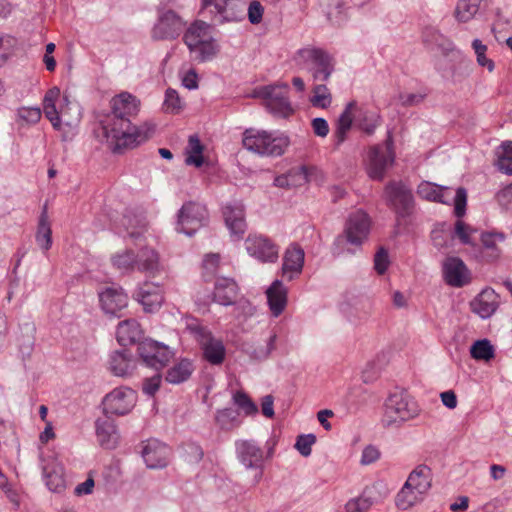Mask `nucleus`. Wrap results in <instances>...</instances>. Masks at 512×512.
<instances>
[{"instance_id": "obj_1", "label": "nucleus", "mask_w": 512, "mask_h": 512, "mask_svg": "<svg viewBox=\"0 0 512 512\" xmlns=\"http://www.w3.org/2000/svg\"><path fill=\"white\" fill-rule=\"evenodd\" d=\"M140 101L136 96L122 92L111 100V113L100 121L98 136H101L114 152L134 148L147 141L155 132V125L145 122L134 126L130 118L138 114Z\"/></svg>"}, {"instance_id": "obj_2", "label": "nucleus", "mask_w": 512, "mask_h": 512, "mask_svg": "<svg viewBox=\"0 0 512 512\" xmlns=\"http://www.w3.org/2000/svg\"><path fill=\"white\" fill-rule=\"evenodd\" d=\"M111 262L122 273H131L137 270L150 278L167 274L159 253L154 248L147 246L141 248L137 253L132 249L117 252L111 257Z\"/></svg>"}, {"instance_id": "obj_3", "label": "nucleus", "mask_w": 512, "mask_h": 512, "mask_svg": "<svg viewBox=\"0 0 512 512\" xmlns=\"http://www.w3.org/2000/svg\"><path fill=\"white\" fill-rule=\"evenodd\" d=\"M183 41L192 58L198 62L209 61L218 52V45L212 36L210 25L201 20L195 21L188 27Z\"/></svg>"}, {"instance_id": "obj_4", "label": "nucleus", "mask_w": 512, "mask_h": 512, "mask_svg": "<svg viewBox=\"0 0 512 512\" xmlns=\"http://www.w3.org/2000/svg\"><path fill=\"white\" fill-rule=\"evenodd\" d=\"M419 412L417 403L408 394L395 392L385 401L381 423L385 428H398L404 422L417 417Z\"/></svg>"}, {"instance_id": "obj_5", "label": "nucleus", "mask_w": 512, "mask_h": 512, "mask_svg": "<svg viewBox=\"0 0 512 512\" xmlns=\"http://www.w3.org/2000/svg\"><path fill=\"white\" fill-rule=\"evenodd\" d=\"M243 146L262 156H281L290 144L289 138L280 133L274 134L264 130L247 129L243 134Z\"/></svg>"}, {"instance_id": "obj_6", "label": "nucleus", "mask_w": 512, "mask_h": 512, "mask_svg": "<svg viewBox=\"0 0 512 512\" xmlns=\"http://www.w3.org/2000/svg\"><path fill=\"white\" fill-rule=\"evenodd\" d=\"M417 194L420 198L438 202L446 205L454 204V214L457 218H462L466 213L467 191L463 187L457 188L453 195L451 188L440 186L429 181H422L417 186Z\"/></svg>"}, {"instance_id": "obj_7", "label": "nucleus", "mask_w": 512, "mask_h": 512, "mask_svg": "<svg viewBox=\"0 0 512 512\" xmlns=\"http://www.w3.org/2000/svg\"><path fill=\"white\" fill-rule=\"evenodd\" d=\"M295 60L300 67L312 75L314 82L328 80L334 71L332 58L322 49L311 47L300 49Z\"/></svg>"}, {"instance_id": "obj_8", "label": "nucleus", "mask_w": 512, "mask_h": 512, "mask_svg": "<svg viewBox=\"0 0 512 512\" xmlns=\"http://www.w3.org/2000/svg\"><path fill=\"white\" fill-rule=\"evenodd\" d=\"M289 86L286 83H276L258 87L253 96L264 100L266 108L276 117L287 118L294 109L290 103Z\"/></svg>"}, {"instance_id": "obj_9", "label": "nucleus", "mask_w": 512, "mask_h": 512, "mask_svg": "<svg viewBox=\"0 0 512 512\" xmlns=\"http://www.w3.org/2000/svg\"><path fill=\"white\" fill-rule=\"evenodd\" d=\"M208 221L209 212L205 205L195 201H187L177 213L175 229L179 233L192 236L201 227L206 226Z\"/></svg>"}, {"instance_id": "obj_10", "label": "nucleus", "mask_w": 512, "mask_h": 512, "mask_svg": "<svg viewBox=\"0 0 512 512\" xmlns=\"http://www.w3.org/2000/svg\"><path fill=\"white\" fill-rule=\"evenodd\" d=\"M187 329L200 344L204 358L209 363L219 365L224 361L226 354L224 344L221 340L214 338L207 327L193 322L188 324Z\"/></svg>"}, {"instance_id": "obj_11", "label": "nucleus", "mask_w": 512, "mask_h": 512, "mask_svg": "<svg viewBox=\"0 0 512 512\" xmlns=\"http://www.w3.org/2000/svg\"><path fill=\"white\" fill-rule=\"evenodd\" d=\"M384 194L388 205L398 217L405 218L412 214L415 201L412 190L403 182L391 181L385 186Z\"/></svg>"}, {"instance_id": "obj_12", "label": "nucleus", "mask_w": 512, "mask_h": 512, "mask_svg": "<svg viewBox=\"0 0 512 512\" xmlns=\"http://www.w3.org/2000/svg\"><path fill=\"white\" fill-rule=\"evenodd\" d=\"M186 23L173 10L160 11L151 31L154 40L176 39L184 30Z\"/></svg>"}, {"instance_id": "obj_13", "label": "nucleus", "mask_w": 512, "mask_h": 512, "mask_svg": "<svg viewBox=\"0 0 512 512\" xmlns=\"http://www.w3.org/2000/svg\"><path fill=\"white\" fill-rule=\"evenodd\" d=\"M136 403V393L128 387L115 388L108 393L103 401V412L108 415H126Z\"/></svg>"}, {"instance_id": "obj_14", "label": "nucleus", "mask_w": 512, "mask_h": 512, "mask_svg": "<svg viewBox=\"0 0 512 512\" xmlns=\"http://www.w3.org/2000/svg\"><path fill=\"white\" fill-rule=\"evenodd\" d=\"M137 350L143 363L155 370L166 366L173 356L168 346L152 339L140 341Z\"/></svg>"}, {"instance_id": "obj_15", "label": "nucleus", "mask_w": 512, "mask_h": 512, "mask_svg": "<svg viewBox=\"0 0 512 512\" xmlns=\"http://www.w3.org/2000/svg\"><path fill=\"white\" fill-rule=\"evenodd\" d=\"M237 459L246 469L258 470V482L263 473L264 451L254 440H237L235 442Z\"/></svg>"}, {"instance_id": "obj_16", "label": "nucleus", "mask_w": 512, "mask_h": 512, "mask_svg": "<svg viewBox=\"0 0 512 512\" xmlns=\"http://www.w3.org/2000/svg\"><path fill=\"white\" fill-rule=\"evenodd\" d=\"M392 139L389 134L386 141V148L381 146H373L369 151L367 173L370 178L374 180H382L385 176L386 170L394 162V153L391 148Z\"/></svg>"}, {"instance_id": "obj_17", "label": "nucleus", "mask_w": 512, "mask_h": 512, "mask_svg": "<svg viewBox=\"0 0 512 512\" xmlns=\"http://www.w3.org/2000/svg\"><path fill=\"white\" fill-rule=\"evenodd\" d=\"M248 254L262 263H274L279 257L278 246L261 234L249 235L245 240Z\"/></svg>"}, {"instance_id": "obj_18", "label": "nucleus", "mask_w": 512, "mask_h": 512, "mask_svg": "<svg viewBox=\"0 0 512 512\" xmlns=\"http://www.w3.org/2000/svg\"><path fill=\"white\" fill-rule=\"evenodd\" d=\"M371 220L363 210H357L347 219L344 236L346 241L354 246H361L368 238Z\"/></svg>"}, {"instance_id": "obj_19", "label": "nucleus", "mask_w": 512, "mask_h": 512, "mask_svg": "<svg viewBox=\"0 0 512 512\" xmlns=\"http://www.w3.org/2000/svg\"><path fill=\"white\" fill-rule=\"evenodd\" d=\"M214 25L239 22L244 18V9L240 0H219L206 11Z\"/></svg>"}, {"instance_id": "obj_20", "label": "nucleus", "mask_w": 512, "mask_h": 512, "mask_svg": "<svg viewBox=\"0 0 512 512\" xmlns=\"http://www.w3.org/2000/svg\"><path fill=\"white\" fill-rule=\"evenodd\" d=\"M133 297L143 306L144 311L154 312L164 301L162 284L146 281L137 288Z\"/></svg>"}, {"instance_id": "obj_21", "label": "nucleus", "mask_w": 512, "mask_h": 512, "mask_svg": "<svg viewBox=\"0 0 512 512\" xmlns=\"http://www.w3.org/2000/svg\"><path fill=\"white\" fill-rule=\"evenodd\" d=\"M141 454L148 468L161 469L169 463L170 448L156 439H151L143 445Z\"/></svg>"}, {"instance_id": "obj_22", "label": "nucleus", "mask_w": 512, "mask_h": 512, "mask_svg": "<svg viewBox=\"0 0 512 512\" xmlns=\"http://www.w3.org/2000/svg\"><path fill=\"white\" fill-rule=\"evenodd\" d=\"M99 301L106 314L120 317L119 313L127 307L128 297L121 287H107L99 293Z\"/></svg>"}, {"instance_id": "obj_23", "label": "nucleus", "mask_w": 512, "mask_h": 512, "mask_svg": "<svg viewBox=\"0 0 512 512\" xmlns=\"http://www.w3.org/2000/svg\"><path fill=\"white\" fill-rule=\"evenodd\" d=\"M443 274L446 283L453 287H463L471 280L468 268L458 257H449L445 260Z\"/></svg>"}, {"instance_id": "obj_24", "label": "nucleus", "mask_w": 512, "mask_h": 512, "mask_svg": "<svg viewBox=\"0 0 512 512\" xmlns=\"http://www.w3.org/2000/svg\"><path fill=\"white\" fill-rule=\"evenodd\" d=\"M226 226L237 239L242 238L246 231L244 205L241 202L229 203L223 207Z\"/></svg>"}, {"instance_id": "obj_25", "label": "nucleus", "mask_w": 512, "mask_h": 512, "mask_svg": "<svg viewBox=\"0 0 512 512\" xmlns=\"http://www.w3.org/2000/svg\"><path fill=\"white\" fill-rule=\"evenodd\" d=\"M505 234L499 232H484L481 234L482 247L478 249L475 255L480 261L487 263L498 260L501 256V249L498 247L499 242H504Z\"/></svg>"}, {"instance_id": "obj_26", "label": "nucleus", "mask_w": 512, "mask_h": 512, "mask_svg": "<svg viewBox=\"0 0 512 512\" xmlns=\"http://www.w3.org/2000/svg\"><path fill=\"white\" fill-rule=\"evenodd\" d=\"M304 256V251L299 245H292L286 250L283 257L282 273L289 281L301 273Z\"/></svg>"}, {"instance_id": "obj_27", "label": "nucleus", "mask_w": 512, "mask_h": 512, "mask_svg": "<svg viewBox=\"0 0 512 512\" xmlns=\"http://www.w3.org/2000/svg\"><path fill=\"white\" fill-rule=\"evenodd\" d=\"M95 428L97 440L102 447L106 449L116 447L119 435L113 419L108 416L99 418L95 422Z\"/></svg>"}, {"instance_id": "obj_28", "label": "nucleus", "mask_w": 512, "mask_h": 512, "mask_svg": "<svg viewBox=\"0 0 512 512\" xmlns=\"http://www.w3.org/2000/svg\"><path fill=\"white\" fill-rule=\"evenodd\" d=\"M213 295L215 302L224 306L233 305L238 296V285L232 278H217Z\"/></svg>"}, {"instance_id": "obj_29", "label": "nucleus", "mask_w": 512, "mask_h": 512, "mask_svg": "<svg viewBox=\"0 0 512 512\" xmlns=\"http://www.w3.org/2000/svg\"><path fill=\"white\" fill-rule=\"evenodd\" d=\"M266 295L273 316L278 317L287 305V289L280 280H275L267 289Z\"/></svg>"}, {"instance_id": "obj_30", "label": "nucleus", "mask_w": 512, "mask_h": 512, "mask_svg": "<svg viewBox=\"0 0 512 512\" xmlns=\"http://www.w3.org/2000/svg\"><path fill=\"white\" fill-rule=\"evenodd\" d=\"M142 335L140 324L135 319L121 321L117 326L116 337L122 346L140 342Z\"/></svg>"}, {"instance_id": "obj_31", "label": "nucleus", "mask_w": 512, "mask_h": 512, "mask_svg": "<svg viewBox=\"0 0 512 512\" xmlns=\"http://www.w3.org/2000/svg\"><path fill=\"white\" fill-rule=\"evenodd\" d=\"M497 295L492 289H484L472 302V311L481 318L490 317L497 309Z\"/></svg>"}, {"instance_id": "obj_32", "label": "nucleus", "mask_w": 512, "mask_h": 512, "mask_svg": "<svg viewBox=\"0 0 512 512\" xmlns=\"http://www.w3.org/2000/svg\"><path fill=\"white\" fill-rule=\"evenodd\" d=\"M109 368L114 375L123 377L132 373L135 362L128 351H115L110 356Z\"/></svg>"}, {"instance_id": "obj_33", "label": "nucleus", "mask_w": 512, "mask_h": 512, "mask_svg": "<svg viewBox=\"0 0 512 512\" xmlns=\"http://www.w3.org/2000/svg\"><path fill=\"white\" fill-rule=\"evenodd\" d=\"M35 238L38 246L44 252H47L51 248L52 230L48 218L47 204L44 205L40 214Z\"/></svg>"}, {"instance_id": "obj_34", "label": "nucleus", "mask_w": 512, "mask_h": 512, "mask_svg": "<svg viewBox=\"0 0 512 512\" xmlns=\"http://www.w3.org/2000/svg\"><path fill=\"white\" fill-rule=\"evenodd\" d=\"M431 469L426 465H418L408 476L406 482L417 492L427 493L431 488Z\"/></svg>"}, {"instance_id": "obj_35", "label": "nucleus", "mask_w": 512, "mask_h": 512, "mask_svg": "<svg viewBox=\"0 0 512 512\" xmlns=\"http://www.w3.org/2000/svg\"><path fill=\"white\" fill-rule=\"evenodd\" d=\"M425 493L417 492L411 487L410 482H405L401 490L396 495V506L401 510H407L416 503L423 500Z\"/></svg>"}, {"instance_id": "obj_36", "label": "nucleus", "mask_w": 512, "mask_h": 512, "mask_svg": "<svg viewBox=\"0 0 512 512\" xmlns=\"http://www.w3.org/2000/svg\"><path fill=\"white\" fill-rule=\"evenodd\" d=\"M355 107V102L348 103L345 110L342 112L338 119L337 129L334 133L335 144L337 147L345 141L346 134L351 129L353 122V110Z\"/></svg>"}, {"instance_id": "obj_37", "label": "nucleus", "mask_w": 512, "mask_h": 512, "mask_svg": "<svg viewBox=\"0 0 512 512\" xmlns=\"http://www.w3.org/2000/svg\"><path fill=\"white\" fill-rule=\"evenodd\" d=\"M194 371L191 361L183 359L167 370L166 381L171 384H180L188 380Z\"/></svg>"}, {"instance_id": "obj_38", "label": "nucleus", "mask_w": 512, "mask_h": 512, "mask_svg": "<svg viewBox=\"0 0 512 512\" xmlns=\"http://www.w3.org/2000/svg\"><path fill=\"white\" fill-rule=\"evenodd\" d=\"M216 424L225 431H231L241 425L238 411L232 408H224L216 411Z\"/></svg>"}, {"instance_id": "obj_39", "label": "nucleus", "mask_w": 512, "mask_h": 512, "mask_svg": "<svg viewBox=\"0 0 512 512\" xmlns=\"http://www.w3.org/2000/svg\"><path fill=\"white\" fill-rule=\"evenodd\" d=\"M43 473L49 490L60 493L65 489V479L60 466H45Z\"/></svg>"}, {"instance_id": "obj_40", "label": "nucleus", "mask_w": 512, "mask_h": 512, "mask_svg": "<svg viewBox=\"0 0 512 512\" xmlns=\"http://www.w3.org/2000/svg\"><path fill=\"white\" fill-rule=\"evenodd\" d=\"M122 225L128 230V234L131 238L137 239L145 228L146 222L142 214H132L128 212L123 216Z\"/></svg>"}, {"instance_id": "obj_41", "label": "nucleus", "mask_w": 512, "mask_h": 512, "mask_svg": "<svg viewBox=\"0 0 512 512\" xmlns=\"http://www.w3.org/2000/svg\"><path fill=\"white\" fill-rule=\"evenodd\" d=\"M358 127L368 135H372L375 129L381 124V117L373 111H360L357 117Z\"/></svg>"}, {"instance_id": "obj_42", "label": "nucleus", "mask_w": 512, "mask_h": 512, "mask_svg": "<svg viewBox=\"0 0 512 512\" xmlns=\"http://www.w3.org/2000/svg\"><path fill=\"white\" fill-rule=\"evenodd\" d=\"M481 0H459L456 6V18L461 22L470 21L478 12Z\"/></svg>"}, {"instance_id": "obj_43", "label": "nucleus", "mask_w": 512, "mask_h": 512, "mask_svg": "<svg viewBox=\"0 0 512 512\" xmlns=\"http://www.w3.org/2000/svg\"><path fill=\"white\" fill-rule=\"evenodd\" d=\"M497 167L506 174H512V142H504L497 149Z\"/></svg>"}, {"instance_id": "obj_44", "label": "nucleus", "mask_w": 512, "mask_h": 512, "mask_svg": "<svg viewBox=\"0 0 512 512\" xmlns=\"http://www.w3.org/2000/svg\"><path fill=\"white\" fill-rule=\"evenodd\" d=\"M470 354L475 360L489 361L494 358V348L487 339L477 340L471 346Z\"/></svg>"}, {"instance_id": "obj_45", "label": "nucleus", "mask_w": 512, "mask_h": 512, "mask_svg": "<svg viewBox=\"0 0 512 512\" xmlns=\"http://www.w3.org/2000/svg\"><path fill=\"white\" fill-rule=\"evenodd\" d=\"M233 403L241 410L246 416H253L257 414L258 407L252 399L242 390L233 394Z\"/></svg>"}, {"instance_id": "obj_46", "label": "nucleus", "mask_w": 512, "mask_h": 512, "mask_svg": "<svg viewBox=\"0 0 512 512\" xmlns=\"http://www.w3.org/2000/svg\"><path fill=\"white\" fill-rule=\"evenodd\" d=\"M190 155L186 158V164L200 167L203 164V146L197 136H190L188 141Z\"/></svg>"}, {"instance_id": "obj_47", "label": "nucleus", "mask_w": 512, "mask_h": 512, "mask_svg": "<svg viewBox=\"0 0 512 512\" xmlns=\"http://www.w3.org/2000/svg\"><path fill=\"white\" fill-rule=\"evenodd\" d=\"M331 93L329 89L321 83H316L313 88V95L310 99L314 107L327 108L331 104Z\"/></svg>"}, {"instance_id": "obj_48", "label": "nucleus", "mask_w": 512, "mask_h": 512, "mask_svg": "<svg viewBox=\"0 0 512 512\" xmlns=\"http://www.w3.org/2000/svg\"><path fill=\"white\" fill-rule=\"evenodd\" d=\"M476 232V229L466 224L460 218H458V220L455 223L454 235L460 240L462 244L476 247L477 245L472 238L473 234Z\"/></svg>"}, {"instance_id": "obj_49", "label": "nucleus", "mask_w": 512, "mask_h": 512, "mask_svg": "<svg viewBox=\"0 0 512 512\" xmlns=\"http://www.w3.org/2000/svg\"><path fill=\"white\" fill-rule=\"evenodd\" d=\"M314 168L306 165L289 170L290 184L292 187L302 186L310 181Z\"/></svg>"}, {"instance_id": "obj_50", "label": "nucleus", "mask_w": 512, "mask_h": 512, "mask_svg": "<svg viewBox=\"0 0 512 512\" xmlns=\"http://www.w3.org/2000/svg\"><path fill=\"white\" fill-rule=\"evenodd\" d=\"M472 48L476 54L477 63L486 67L489 72L494 70V62L486 56L487 46L482 43L481 40L475 39L472 42Z\"/></svg>"}, {"instance_id": "obj_51", "label": "nucleus", "mask_w": 512, "mask_h": 512, "mask_svg": "<svg viewBox=\"0 0 512 512\" xmlns=\"http://www.w3.org/2000/svg\"><path fill=\"white\" fill-rule=\"evenodd\" d=\"M43 110L45 116L49 119L54 128L59 129L62 121H64L67 125L72 124V122L67 118L66 109H61V111L58 112L54 104L48 107H43Z\"/></svg>"}, {"instance_id": "obj_52", "label": "nucleus", "mask_w": 512, "mask_h": 512, "mask_svg": "<svg viewBox=\"0 0 512 512\" xmlns=\"http://www.w3.org/2000/svg\"><path fill=\"white\" fill-rule=\"evenodd\" d=\"M276 338V333L270 335L265 345H259L255 347L252 351H249L251 357L256 360L267 359L271 352L275 349Z\"/></svg>"}, {"instance_id": "obj_53", "label": "nucleus", "mask_w": 512, "mask_h": 512, "mask_svg": "<svg viewBox=\"0 0 512 512\" xmlns=\"http://www.w3.org/2000/svg\"><path fill=\"white\" fill-rule=\"evenodd\" d=\"M164 108L170 113H179L182 102L176 90L168 88L165 93Z\"/></svg>"}, {"instance_id": "obj_54", "label": "nucleus", "mask_w": 512, "mask_h": 512, "mask_svg": "<svg viewBox=\"0 0 512 512\" xmlns=\"http://www.w3.org/2000/svg\"><path fill=\"white\" fill-rule=\"evenodd\" d=\"M372 504L373 502L370 498L360 496L350 499L345 504V510L346 512H367L371 508Z\"/></svg>"}, {"instance_id": "obj_55", "label": "nucleus", "mask_w": 512, "mask_h": 512, "mask_svg": "<svg viewBox=\"0 0 512 512\" xmlns=\"http://www.w3.org/2000/svg\"><path fill=\"white\" fill-rule=\"evenodd\" d=\"M315 442L316 437L313 434L300 435L296 440L295 448L302 456L307 457L311 454V447Z\"/></svg>"}, {"instance_id": "obj_56", "label": "nucleus", "mask_w": 512, "mask_h": 512, "mask_svg": "<svg viewBox=\"0 0 512 512\" xmlns=\"http://www.w3.org/2000/svg\"><path fill=\"white\" fill-rule=\"evenodd\" d=\"M220 263L219 254H207L203 260L205 277H212L216 274Z\"/></svg>"}, {"instance_id": "obj_57", "label": "nucleus", "mask_w": 512, "mask_h": 512, "mask_svg": "<svg viewBox=\"0 0 512 512\" xmlns=\"http://www.w3.org/2000/svg\"><path fill=\"white\" fill-rule=\"evenodd\" d=\"M389 266L388 252L381 247L374 256V268L378 274H384Z\"/></svg>"}, {"instance_id": "obj_58", "label": "nucleus", "mask_w": 512, "mask_h": 512, "mask_svg": "<svg viewBox=\"0 0 512 512\" xmlns=\"http://www.w3.org/2000/svg\"><path fill=\"white\" fill-rule=\"evenodd\" d=\"M18 117L29 124H35L41 118V110L34 107H23L18 110Z\"/></svg>"}, {"instance_id": "obj_59", "label": "nucleus", "mask_w": 512, "mask_h": 512, "mask_svg": "<svg viewBox=\"0 0 512 512\" xmlns=\"http://www.w3.org/2000/svg\"><path fill=\"white\" fill-rule=\"evenodd\" d=\"M161 375L156 374L150 378H146L142 384V391L148 396H154L155 393L159 390L161 385Z\"/></svg>"}, {"instance_id": "obj_60", "label": "nucleus", "mask_w": 512, "mask_h": 512, "mask_svg": "<svg viewBox=\"0 0 512 512\" xmlns=\"http://www.w3.org/2000/svg\"><path fill=\"white\" fill-rule=\"evenodd\" d=\"M264 8L259 1H252L248 7V19L251 24H259L262 21Z\"/></svg>"}, {"instance_id": "obj_61", "label": "nucleus", "mask_w": 512, "mask_h": 512, "mask_svg": "<svg viewBox=\"0 0 512 512\" xmlns=\"http://www.w3.org/2000/svg\"><path fill=\"white\" fill-rule=\"evenodd\" d=\"M380 458V451L373 445L366 446L361 455L360 463L362 465H370Z\"/></svg>"}, {"instance_id": "obj_62", "label": "nucleus", "mask_w": 512, "mask_h": 512, "mask_svg": "<svg viewBox=\"0 0 512 512\" xmlns=\"http://www.w3.org/2000/svg\"><path fill=\"white\" fill-rule=\"evenodd\" d=\"M14 45V39L10 36H0V66H2L9 55L11 48Z\"/></svg>"}, {"instance_id": "obj_63", "label": "nucleus", "mask_w": 512, "mask_h": 512, "mask_svg": "<svg viewBox=\"0 0 512 512\" xmlns=\"http://www.w3.org/2000/svg\"><path fill=\"white\" fill-rule=\"evenodd\" d=\"M496 199L504 208L512 204V182L496 194Z\"/></svg>"}, {"instance_id": "obj_64", "label": "nucleus", "mask_w": 512, "mask_h": 512, "mask_svg": "<svg viewBox=\"0 0 512 512\" xmlns=\"http://www.w3.org/2000/svg\"><path fill=\"white\" fill-rule=\"evenodd\" d=\"M312 129L315 135L319 137H326L329 133V126L324 118H314L312 120Z\"/></svg>"}]
</instances>
